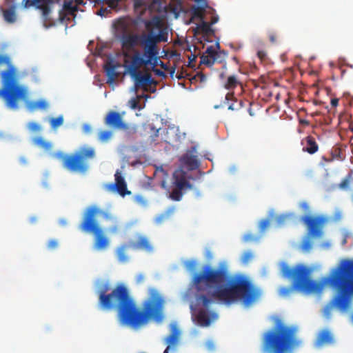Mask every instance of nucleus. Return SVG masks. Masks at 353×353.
I'll return each instance as SVG.
<instances>
[{"label": "nucleus", "mask_w": 353, "mask_h": 353, "mask_svg": "<svg viewBox=\"0 0 353 353\" xmlns=\"http://www.w3.org/2000/svg\"><path fill=\"white\" fill-rule=\"evenodd\" d=\"M192 283L197 292L205 290L206 287H216V289L208 294L196 295L198 305L208 308L215 300L230 305L237 301L248 306L260 297L261 290L255 286L252 281L245 275L236 274L230 275L228 267L224 262L220 263L216 268L205 265L200 273L195 274Z\"/></svg>", "instance_id": "obj_1"}, {"label": "nucleus", "mask_w": 353, "mask_h": 353, "mask_svg": "<svg viewBox=\"0 0 353 353\" xmlns=\"http://www.w3.org/2000/svg\"><path fill=\"white\" fill-rule=\"evenodd\" d=\"M108 290V284L100 290L99 304L104 310L117 309L122 325L136 328L147 323L150 319L162 320L164 299L157 291L152 290L149 299L143 303L141 311L124 284H117L110 293H107Z\"/></svg>", "instance_id": "obj_2"}, {"label": "nucleus", "mask_w": 353, "mask_h": 353, "mask_svg": "<svg viewBox=\"0 0 353 353\" xmlns=\"http://www.w3.org/2000/svg\"><path fill=\"white\" fill-rule=\"evenodd\" d=\"M328 284L334 291L330 305L346 310L353 297V259H343L329 274Z\"/></svg>", "instance_id": "obj_3"}, {"label": "nucleus", "mask_w": 353, "mask_h": 353, "mask_svg": "<svg viewBox=\"0 0 353 353\" xmlns=\"http://www.w3.org/2000/svg\"><path fill=\"white\" fill-rule=\"evenodd\" d=\"M265 353H290L301 345L296 334V329L288 326L279 320L271 329L266 330L261 339Z\"/></svg>", "instance_id": "obj_4"}, {"label": "nucleus", "mask_w": 353, "mask_h": 353, "mask_svg": "<svg viewBox=\"0 0 353 353\" xmlns=\"http://www.w3.org/2000/svg\"><path fill=\"white\" fill-rule=\"evenodd\" d=\"M99 216L108 220L113 219V216L109 212L96 205H92L85 210L78 228L83 233L94 235L93 248L97 251H101L109 246L110 240L97 220Z\"/></svg>", "instance_id": "obj_5"}, {"label": "nucleus", "mask_w": 353, "mask_h": 353, "mask_svg": "<svg viewBox=\"0 0 353 353\" xmlns=\"http://www.w3.org/2000/svg\"><path fill=\"white\" fill-rule=\"evenodd\" d=\"M282 276L292 280L293 288L305 293L320 292L323 283L310 279L311 270L302 264L290 267L285 263L281 266Z\"/></svg>", "instance_id": "obj_6"}, {"label": "nucleus", "mask_w": 353, "mask_h": 353, "mask_svg": "<svg viewBox=\"0 0 353 353\" xmlns=\"http://www.w3.org/2000/svg\"><path fill=\"white\" fill-rule=\"evenodd\" d=\"M54 159L61 161L63 167L72 173L85 174L90 168L89 159L95 157V150L90 147H81L70 154L58 151L52 154Z\"/></svg>", "instance_id": "obj_7"}, {"label": "nucleus", "mask_w": 353, "mask_h": 353, "mask_svg": "<svg viewBox=\"0 0 353 353\" xmlns=\"http://www.w3.org/2000/svg\"><path fill=\"white\" fill-rule=\"evenodd\" d=\"M2 88L0 96L6 101V104L11 108L17 107V101L21 98L24 93L23 89L17 85L16 80V71L13 66L1 73Z\"/></svg>", "instance_id": "obj_8"}, {"label": "nucleus", "mask_w": 353, "mask_h": 353, "mask_svg": "<svg viewBox=\"0 0 353 353\" xmlns=\"http://www.w3.org/2000/svg\"><path fill=\"white\" fill-rule=\"evenodd\" d=\"M145 26L148 33H144L139 36V43L143 48V56L147 58L148 62H152L155 65L158 61V48L157 43L152 36V28H161V23L158 17L154 18L152 21H146Z\"/></svg>", "instance_id": "obj_9"}, {"label": "nucleus", "mask_w": 353, "mask_h": 353, "mask_svg": "<svg viewBox=\"0 0 353 353\" xmlns=\"http://www.w3.org/2000/svg\"><path fill=\"white\" fill-rule=\"evenodd\" d=\"M171 188L169 197L176 201L182 199L185 190L192 188L191 183L186 179V173L184 171L178 169L174 172Z\"/></svg>", "instance_id": "obj_10"}, {"label": "nucleus", "mask_w": 353, "mask_h": 353, "mask_svg": "<svg viewBox=\"0 0 353 353\" xmlns=\"http://www.w3.org/2000/svg\"><path fill=\"white\" fill-rule=\"evenodd\" d=\"M307 226L308 234L312 237H321L323 234V228L328 218L323 215H306L301 219Z\"/></svg>", "instance_id": "obj_11"}, {"label": "nucleus", "mask_w": 353, "mask_h": 353, "mask_svg": "<svg viewBox=\"0 0 353 353\" xmlns=\"http://www.w3.org/2000/svg\"><path fill=\"white\" fill-rule=\"evenodd\" d=\"M104 123L112 130H127L128 125L125 123L121 114L118 112L110 110L104 118Z\"/></svg>", "instance_id": "obj_12"}, {"label": "nucleus", "mask_w": 353, "mask_h": 353, "mask_svg": "<svg viewBox=\"0 0 353 353\" xmlns=\"http://www.w3.org/2000/svg\"><path fill=\"white\" fill-rule=\"evenodd\" d=\"M130 248L134 250H141L145 252H152L153 244L149 237L143 234H137L136 240L130 241Z\"/></svg>", "instance_id": "obj_13"}, {"label": "nucleus", "mask_w": 353, "mask_h": 353, "mask_svg": "<svg viewBox=\"0 0 353 353\" xmlns=\"http://www.w3.org/2000/svg\"><path fill=\"white\" fill-rule=\"evenodd\" d=\"M180 331L176 324L171 325V331L170 335L165 339L167 347L163 353L175 352L179 343Z\"/></svg>", "instance_id": "obj_14"}, {"label": "nucleus", "mask_w": 353, "mask_h": 353, "mask_svg": "<svg viewBox=\"0 0 353 353\" xmlns=\"http://www.w3.org/2000/svg\"><path fill=\"white\" fill-rule=\"evenodd\" d=\"M114 177L115 183L109 184L108 189L110 191H117L122 196L130 194L131 192L128 190L126 182L119 171L116 172Z\"/></svg>", "instance_id": "obj_15"}, {"label": "nucleus", "mask_w": 353, "mask_h": 353, "mask_svg": "<svg viewBox=\"0 0 353 353\" xmlns=\"http://www.w3.org/2000/svg\"><path fill=\"white\" fill-rule=\"evenodd\" d=\"M130 77L134 81V88L136 90L140 88L146 90L148 86L157 84V82L152 78L150 73L143 74L140 72H137L135 75H130Z\"/></svg>", "instance_id": "obj_16"}, {"label": "nucleus", "mask_w": 353, "mask_h": 353, "mask_svg": "<svg viewBox=\"0 0 353 353\" xmlns=\"http://www.w3.org/2000/svg\"><path fill=\"white\" fill-rule=\"evenodd\" d=\"M148 64H153L152 62H148L147 58L143 59L139 54H134L132 57L131 63L126 66L127 71L130 75H135L137 72H140L139 68L141 65H147Z\"/></svg>", "instance_id": "obj_17"}, {"label": "nucleus", "mask_w": 353, "mask_h": 353, "mask_svg": "<svg viewBox=\"0 0 353 353\" xmlns=\"http://www.w3.org/2000/svg\"><path fill=\"white\" fill-rule=\"evenodd\" d=\"M196 321L199 325L207 327L210 325L211 321L216 319L217 315L215 312H208L205 310H200L196 314Z\"/></svg>", "instance_id": "obj_18"}, {"label": "nucleus", "mask_w": 353, "mask_h": 353, "mask_svg": "<svg viewBox=\"0 0 353 353\" xmlns=\"http://www.w3.org/2000/svg\"><path fill=\"white\" fill-rule=\"evenodd\" d=\"M50 1L51 0H22V4L24 8H28L38 4V8L42 10L43 14L48 16L50 11L49 7Z\"/></svg>", "instance_id": "obj_19"}, {"label": "nucleus", "mask_w": 353, "mask_h": 353, "mask_svg": "<svg viewBox=\"0 0 353 353\" xmlns=\"http://www.w3.org/2000/svg\"><path fill=\"white\" fill-rule=\"evenodd\" d=\"M301 144L303 145V151L310 154H313L319 150V145L312 136L310 135L305 137L302 140Z\"/></svg>", "instance_id": "obj_20"}, {"label": "nucleus", "mask_w": 353, "mask_h": 353, "mask_svg": "<svg viewBox=\"0 0 353 353\" xmlns=\"http://www.w3.org/2000/svg\"><path fill=\"white\" fill-rule=\"evenodd\" d=\"M8 4H11V6L8 9L3 10V16L4 20L8 23H14L16 21V8L17 5L14 3V0H6Z\"/></svg>", "instance_id": "obj_21"}, {"label": "nucleus", "mask_w": 353, "mask_h": 353, "mask_svg": "<svg viewBox=\"0 0 353 353\" xmlns=\"http://www.w3.org/2000/svg\"><path fill=\"white\" fill-rule=\"evenodd\" d=\"M119 66V64L113 63L112 61H108L105 64L104 70L108 78V83H112L119 77V73L117 72V68Z\"/></svg>", "instance_id": "obj_22"}, {"label": "nucleus", "mask_w": 353, "mask_h": 353, "mask_svg": "<svg viewBox=\"0 0 353 353\" xmlns=\"http://www.w3.org/2000/svg\"><path fill=\"white\" fill-rule=\"evenodd\" d=\"M129 248H130V243L121 244L117 248L116 256L119 263H126L129 261L130 256L128 254Z\"/></svg>", "instance_id": "obj_23"}, {"label": "nucleus", "mask_w": 353, "mask_h": 353, "mask_svg": "<svg viewBox=\"0 0 353 353\" xmlns=\"http://www.w3.org/2000/svg\"><path fill=\"white\" fill-rule=\"evenodd\" d=\"M224 103L228 105V109L230 110H239L243 105V102L241 100L239 101L234 97L233 92H228L225 95Z\"/></svg>", "instance_id": "obj_24"}, {"label": "nucleus", "mask_w": 353, "mask_h": 353, "mask_svg": "<svg viewBox=\"0 0 353 353\" xmlns=\"http://www.w3.org/2000/svg\"><path fill=\"white\" fill-rule=\"evenodd\" d=\"M139 36L137 34H125L121 37L122 46L130 50L139 42Z\"/></svg>", "instance_id": "obj_25"}, {"label": "nucleus", "mask_w": 353, "mask_h": 353, "mask_svg": "<svg viewBox=\"0 0 353 353\" xmlns=\"http://www.w3.org/2000/svg\"><path fill=\"white\" fill-rule=\"evenodd\" d=\"M181 161L190 170H196L199 167V163L196 157L193 155L186 154L181 158Z\"/></svg>", "instance_id": "obj_26"}, {"label": "nucleus", "mask_w": 353, "mask_h": 353, "mask_svg": "<svg viewBox=\"0 0 353 353\" xmlns=\"http://www.w3.org/2000/svg\"><path fill=\"white\" fill-rule=\"evenodd\" d=\"M332 341L333 336L331 332L328 330H323L317 336L316 345L317 346H321L325 344L331 343Z\"/></svg>", "instance_id": "obj_27"}, {"label": "nucleus", "mask_w": 353, "mask_h": 353, "mask_svg": "<svg viewBox=\"0 0 353 353\" xmlns=\"http://www.w3.org/2000/svg\"><path fill=\"white\" fill-rule=\"evenodd\" d=\"M174 210L175 208L174 206L168 208L165 212H163L156 218V223H161L162 222L168 219L173 214Z\"/></svg>", "instance_id": "obj_28"}, {"label": "nucleus", "mask_w": 353, "mask_h": 353, "mask_svg": "<svg viewBox=\"0 0 353 353\" xmlns=\"http://www.w3.org/2000/svg\"><path fill=\"white\" fill-rule=\"evenodd\" d=\"M239 81L234 75L229 76L224 84V88L227 90L234 89L239 84Z\"/></svg>", "instance_id": "obj_29"}, {"label": "nucleus", "mask_w": 353, "mask_h": 353, "mask_svg": "<svg viewBox=\"0 0 353 353\" xmlns=\"http://www.w3.org/2000/svg\"><path fill=\"white\" fill-rule=\"evenodd\" d=\"M152 36L157 44L160 42H166L168 41V33L163 29H160L158 34H154L152 31Z\"/></svg>", "instance_id": "obj_30"}, {"label": "nucleus", "mask_w": 353, "mask_h": 353, "mask_svg": "<svg viewBox=\"0 0 353 353\" xmlns=\"http://www.w3.org/2000/svg\"><path fill=\"white\" fill-rule=\"evenodd\" d=\"M63 9L70 14H74L77 11V6L73 5L72 0H65L63 3Z\"/></svg>", "instance_id": "obj_31"}, {"label": "nucleus", "mask_w": 353, "mask_h": 353, "mask_svg": "<svg viewBox=\"0 0 353 353\" xmlns=\"http://www.w3.org/2000/svg\"><path fill=\"white\" fill-rule=\"evenodd\" d=\"M112 137V132L111 130H101L98 134L99 140L102 142H107L109 141Z\"/></svg>", "instance_id": "obj_32"}, {"label": "nucleus", "mask_w": 353, "mask_h": 353, "mask_svg": "<svg viewBox=\"0 0 353 353\" xmlns=\"http://www.w3.org/2000/svg\"><path fill=\"white\" fill-rule=\"evenodd\" d=\"M204 11L205 8L203 7L193 6L192 8V17L203 20Z\"/></svg>", "instance_id": "obj_33"}, {"label": "nucleus", "mask_w": 353, "mask_h": 353, "mask_svg": "<svg viewBox=\"0 0 353 353\" xmlns=\"http://www.w3.org/2000/svg\"><path fill=\"white\" fill-rule=\"evenodd\" d=\"M292 219L291 214H281L276 218V223L279 226H281L289 223Z\"/></svg>", "instance_id": "obj_34"}, {"label": "nucleus", "mask_w": 353, "mask_h": 353, "mask_svg": "<svg viewBox=\"0 0 353 353\" xmlns=\"http://www.w3.org/2000/svg\"><path fill=\"white\" fill-rule=\"evenodd\" d=\"M352 178V173L349 172L348 174L339 184V188L341 190H347L349 188L350 181Z\"/></svg>", "instance_id": "obj_35"}, {"label": "nucleus", "mask_w": 353, "mask_h": 353, "mask_svg": "<svg viewBox=\"0 0 353 353\" xmlns=\"http://www.w3.org/2000/svg\"><path fill=\"white\" fill-rule=\"evenodd\" d=\"M35 143L46 150H50L52 148V143L43 140L41 137H38L35 139Z\"/></svg>", "instance_id": "obj_36"}, {"label": "nucleus", "mask_w": 353, "mask_h": 353, "mask_svg": "<svg viewBox=\"0 0 353 353\" xmlns=\"http://www.w3.org/2000/svg\"><path fill=\"white\" fill-rule=\"evenodd\" d=\"M216 58L210 57L209 56L203 54L201 57V63L211 66L214 64Z\"/></svg>", "instance_id": "obj_37"}, {"label": "nucleus", "mask_w": 353, "mask_h": 353, "mask_svg": "<svg viewBox=\"0 0 353 353\" xmlns=\"http://www.w3.org/2000/svg\"><path fill=\"white\" fill-rule=\"evenodd\" d=\"M63 119L62 116H59L57 118H52L50 120V124L52 128H56L63 124Z\"/></svg>", "instance_id": "obj_38"}, {"label": "nucleus", "mask_w": 353, "mask_h": 353, "mask_svg": "<svg viewBox=\"0 0 353 353\" xmlns=\"http://www.w3.org/2000/svg\"><path fill=\"white\" fill-rule=\"evenodd\" d=\"M199 28L203 33L205 34L213 32L212 29L210 27V24L204 21H203L201 25L199 26Z\"/></svg>", "instance_id": "obj_39"}, {"label": "nucleus", "mask_w": 353, "mask_h": 353, "mask_svg": "<svg viewBox=\"0 0 353 353\" xmlns=\"http://www.w3.org/2000/svg\"><path fill=\"white\" fill-rule=\"evenodd\" d=\"M252 257L253 254L251 252H245L241 256V261L243 263H247L252 259Z\"/></svg>", "instance_id": "obj_40"}, {"label": "nucleus", "mask_w": 353, "mask_h": 353, "mask_svg": "<svg viewBox=\"0 0 353 353\" xmlns=\"http://www.w3.org/2000/svg\"><path fill=\"white\" fill-rule=\"evenodd\" d=\"M28 130L32 132H39L41 130V125L35 122H30L27 125Z\"/></svg>", "instance_id": "obj_41"}, {"label": "nucleus", "mask_w": 353, "mask_h": 353, "mask_svg": "<svg viewBox=\"0 0 353 353\" xmlns=\"http://www.w3.org/2000/svg\"><path fill=\"white\" fill-rule=\"evenodd\" d=\"M343 219V213L341 210H336L332 217V219L334 222H339Z\"/></svg>", "instance_id": "obj_42"}, {"label": "nucleus", "mask_w": 353, "mask_h": 353, "mask_svg": "<svg viewBox=\"0 0 353 353\" xmlns=\"http://www.w3.org/2000/svg\"><path fill=\"white\" fill-rule=\"evenodd\" d=\"M312 248V243L308 239H305L301 243V249L305 251H309Z\"/></svg>", "instance_id": "obj_43"}, {"label": "nucleus", "mask_w": 353, "mask_h": 353, "mask_svg": "<svg viewBox=\"0 0 353 353\" xmlns=\"http://www.w3.org/2000/svg\"><path fill=\"white\" fill-rule=\"evenodd\" d=\"M205 53L208 54L207 56L216 59L217 52L214 49L213 46H208L205 50Z\"/></svg>", "instance_id": "obj_44"}, {"label": "nucleus", "mask_w": 353, "mask_h": 353, "mask_svg": "<svg viewBox=\"0 0 353 353\" xmlns=\"http://www.w3.org/2000/svg\"><path fill=\"white\" fill-rule=\"evenodd\" d=\"M58 245L59 243L57 239H50L47 244V248L49 250H52L56 249L58 247Z\"/></svg>", "instance_id": "obj_45"}, {"label": "nucleus", "mask_w": 353, "mask_h": 353, "mask_svg": "<svg viewBox=\"0 0 353 353\" xmlns=\"http://www.w3.org/2000/svg\"><path fill=\"white\" fill-rule=\"evenodd\" d=\"M197 263L195 261H189L186 262L185 267L190 271L194 270L196 268Z\"/></svg>", "instance_id": "obj_46"}, {"label": "nucleus", "mask_w": 353, "mask_h": 353, "mask_svg": "<svg viewBox=\"0 0 353 353\" xmlns=\"http://www.w3.org/2000/svg\"><path fill=\"white\" fill-rule=\"evenodd\" d=\"M270 222L268 219H263L260 221L259 223V229L261 232H264V230L268 227Z\"/></svg>", "instance_id": "obj_47"}, {"label": "nucleus", "mask_w": 353, "mask_h": 353, "mask_svg": "<svg viewBox=\"0 0 353 353\" xmlns=\"http://www.w3.org/2000/svg\"><path fill=\"white\" fill-rule=\"evenodd\" d=\"M143 97V95H139L137 99H132L130 100V103H131V108L132 109H136L139 107V99H141Z\"/></svg>", "instance_id": "obj_48"}, {"label": "nucleus", "mask_w": 353, "mask_h": 353, "mask_svg": "<svg viewBox=\"0 0 353 353\" xmlns=\"http://www.w3.org/2000/svg\"><path fill=\"white\" fill-rule=\"evenodd\" d=\"M256 239H257L256 236L252 234H247L244 235L243 237V240L244 242L252 241L256 240Z\"/></svg>", "instance_id": "obj_49"}, {"label": "nucleus", "mask_w": 353, "mask_h": 353, "mask_svg": "<svg viewBox=\"0 0 353 353\" xmlns=\"http://www.w3.org/2000/svg\"><path fill=\"white\" fill-rule=\"evenodd\" d=\"M47 106V103L45 101H39L33 104L34 108H45Z\"/></svg>", "instance_id": "obj_50"}, {"label": "nucleus", "mask_w": 353, "mask_h": 353, "mask_svg": "<svg viewBox=\"0 0 353 353\" xmlns=\"http://www.w3.org/2000/svg\"><path fill=\"white\" fill-rule=\"evenodd\" d=\"M205 346L208 351H214L215 350V343L212 340L208 341L205 343Z\"/></svg>", "instance_id": "obj_51"}, {"label": "nucleus", "mask_w": 353, "mask_h": 353, "mask_svg": "<svg viewBox=\"0 0 353 353\" xmlns=\"http://www.w3.org/2000/svg\"><path fill=\"white\" fill-rule=\"evenodd\" d=\"M300 208L304 211V212H308L310 210L309 205L306 202H302L300 204Z\"/></svg>", "instance_id": "obj_52"}, {"label": "nucleus", "mask_w": 353, "mask_h": 353, "mask_svg": "<svg viewBox=\"0 0 353 353\" xmlns=\"http://www.w3.org/2000/svg\"><path fill=\"white\" fill-rule=\"evenodd\" d=\"M154 72L155 74H157L159 77H166L165 73L159 69H154Z\"/></svg>", "instance_id": "obj_53"}, {"label": "nucleus", "mask_w": 353, "mask_h": 353, "mask_svg": "<svg viewBox=\"0 0 353 353\" xmlns=\"http://www.w3.org/2000/svg\"><path fill=\"white\" fill-rule=\"evenodd\" d=\"M168 71L169 72L170 77L172 78H173L174 77V74L175 71H176V66L174 65V66H172V67L169 68Z\"/></svg>", "instance_id": "obj_54"}, {"label": "nucleus", "mask_w": 353, "mask_h": 353, "mask_svg": "<svg viewBox=\"0 0 353 353\" xmlns=\"http://www.w3.org/2000/svg\"><path fill=\"white\" fill-rule=\"evenodd\" d=\"M119 1V0H110L109 1V6L111 8L115 7L117 5Z\"/></svg>", "instance_id": "obj_55"}, {"label": "nucleus", "mask_w": 353, "mask_h": 353, "mask_svg": "<svg viewBox=\"0 0 353 353\" xmlns=\"http://www.w3.org/2000/svg\"><path fill=\"white\" fill-rule=\"evenodd\" d=\"M339 104V99L336 98H334L331 99V105L332 107H336Z\"/></svg>", "instance_id": "obj_56"}, {"label": "nucleus", "mask_w": 353, "mask_h": 353, "mask_svg": "<svg viewBox=\"0 0 353 353\" xmlns=\"http://www.w3.org/2000/svg\"><path fill=\"white\" fill-rule=\"evenodd\" d=\"M157 174H161L164 176H168V173L162 168L157 170Z\"/></svg>", "instance_id": "obj_57"}, {"label": "nucleus", "mask_w": 353, "mask_h": 353, "mask_svg": "<svg viewBox=\"0 0 353 353\" xmlns=\"http://www.w3.org/2000/svg\"><path fill=\"white\" fill-rule=\"evenodd\" d=\"M257 55L261 60H263L266 56L265 53L263 51H259Z\"/></svg>", "instance_id": "obj_58"}, {"label": "nucleus", "mask_w": 353, "mask_h": 353, "mask_svg": "<svg viewBox=\"0 0 353 353\" xmlns=\"http://www.w3.org/2000/svg\"><path fill=\"white\" fill-rule=\"evenodd\" d=\"M270 40L272 43H275L276 41V36L274 33L270 34Z\"/></svg>", "instance_id": "obj_59"}, {"label": "nucleus", "mask_w": 353, "mask_h": 353, "mask_svg": "<svg viewBox=\"0 0 353 353\" xmlns=\"http://www.w3.org/2000/svg\"><path fill=\"white\" fill-rule=\"evenodd\" d=\"M144 280V276L143 274H139L137 276V283H139L141 282H142Z\"/></svg>", "instance_id": "obj_60"}, {"label": "nucleus", "mask_w": 353, "mask_h": 353, "mask_svg": "<svg viewBox=\"0 0 353 353\" xmlns=\"http://www.w3.org/2000/svg\"><path fill=\"white\" fill-rule=\"evenodd\" d=\"M119 230V227L117 225H114L110 228V232L112 233H116Z\"/></svg>", "instance_id": "obj_61"}, {"label": "nucleus", "mask_w": 353, "mask_h": 353, "mask_svg": "<svg viewBox=\"0 0 353 353\" xmlns=\"http://www.w3.org/2000/svg\"><path fill=\"white\" fill-rule=\"evenodd\" d=\"M291 290L290 288H284L282 289V293L283 294H287L290 292Z\"/></svg>", "instance_id": "obj_62"}, {"label": "nucleus", "mask_w": 353, "mask_h": 353, "mask_svg": "<svg viewBox=\"0 0 353 353\" xmlns=\"http://www.w3.org/2000/svg\"><path fill=\"white\" fill-rule=\"evenodd\" d=\"M176 77L178 79H181L183 78V72H181L180 74H177L176 75Z\"/></svg>", "instance_id": "obj_63"}, {"label": "nucleus", "mask_w": 353, "mask_h": 353, "mask_svg": "<svg viewBox=\"0 0 353 353\" xmlns=\"http://www.w3.org/2000/svg\"><path fill=\"white\" fill-rule=\"evenodd\" d=\"M201 81H204L206 79L205 76L203 74L199 75Z\"/></svg>", "instance_id": "obj_64"}]
</instances>
